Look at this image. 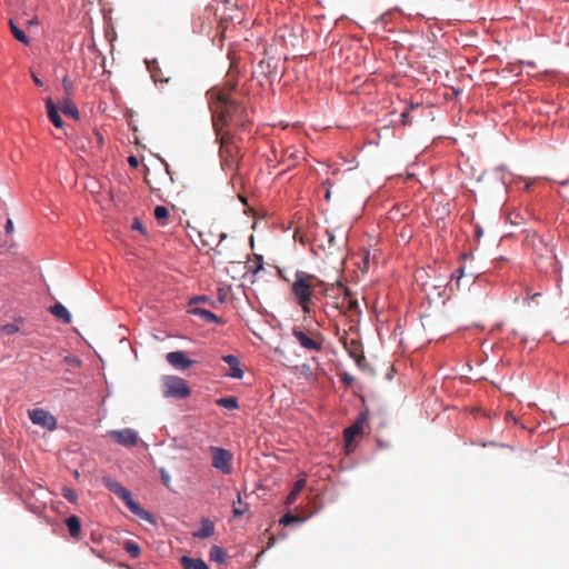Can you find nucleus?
I'll return each instance as SVG.
<instances>
[{"label": "nucleus", "instance_id": "f257e3e1", "mask_svg": "<svg viewBox=\"0 0 569 569\" xmlns=\"http://www.w3.org/2000/svg\"><path fill=\"white\" fill-rule=\"evenodd\" d=\"M210 99L212 127L216 133H223L222 128L230 123L242 130L247 129L250 123L247 108L231 97L230 92L212 91L210 92Z\"/></svg>", "mask_w": 569, "mask_h": 569}, {"label": "nucleus", "instance_id": "f03ea898", "mask_svg": "<svg viewBox=\"0 0 569 569\" xmlns=\"http://www.w3.org/2000/svg\"><path fill=\"white\" fill-rule=\"evenodd\" d=\"M321 284L322 281L316 276L302 270L296 271L295 280L291 283V293L305 313H310L312 292L317 286Z\"/></svg>", "mask_w": 569, "mask_h": 569}, {"label": "nucleus", "instance_id": "7ed1b4c3", "mask_svg": "<svg viewBox=\"0 0 569 569\" xmlns=\"http://www.w3.org/2000/svg\"><path fill=\"white\" fill-rule=\"evenodd\" d=\"M217 141L219 142V156L221 160V167L223 170H230L236 172L241 161L240 147L234 140V137L229 132L216 133Z\"/></svg>", "mask_w": 569, "mask_h": 569}, {"label": "nucleus", "instance_id": "20e7f679", "mask_svg": "<svg viewBox=\"0 0 569 569\" xmlns=\"http://www.w3.org/2000/svg\"><path fill=\"white\" fill-rule=\"evenodd\" d=\"M531 246L536 266L546 273L556 272L558 266L553 249L539 237L532 238Z\"/></svg>", "mask_w": 569, "mask_h": 569}, {"label": "nucleus", "instance_id": "39448f33", "mask_svg": "<svg viewBox=\"0 0 569 569\" xmlns=\"http://www.w3.org/2000/svg\"><path fill=\"white\" fill-rule=\"evenodd\" d=\"M106 487L117 495L128 507V509L136 516H138L140 519L146 520L148 522H153V516L141 508L137 501L132 499L131 492L126 489L122 485H120L118 481L112 480L110 478L104 479Z\"/></svg>", "mask_w": 569, "mask_h": 569}, {"label": "nucleus", "instance_id": "423d86ee", "mask_svg": "<svg viewBox=\"0 0 569 569\" xmlns=\"http://www.w3.org/2000/svg\"><path fill=\"white\" fill-rule=\"evenodd\" d=\"M191 390L187 381L177 376H164L162 378V395L166 398L186 399Z\"/></svg>", "mask_w": 569, "mask_h": 569}, {"label": "nucleus", "instance_id": "0eeeda50", "mask_svg": "<svg viewBox=\"0 0 569 569\" xmlns=\"http://www.w3.org/2000/svg\"><path fill=\"white\" fill-rule=\"evenodd\" d=\"M292 336L297 339L299 345L310 351H321L323 348V336L319 331H311L307 335L299 328L292 330Z\"/></svg>", "mask_w": 569, "mask_h": 569}, {"label": "nucleus", "instance_id": "6e6552de", "mask_svg": "<svg viewBox=\"0 0 569 569\" xmlns=\"http://www.w3.org/2000/svg\"><path fill=\"white\" fill-rule=\"evenodd\" d=\"M212 466L223 475L232 472L233 456L227 449L220 447H210Z\"/></svg>", "mask_w": 569, "mask_h": 569}, {"label": "nucleus", "instance_id": "1a4fd4ad", "mask_svg": "<svg viewBox=\"0 0 569 569\" xmlns=\"http://www.w3.org/2000/svg\"><path fill=\"white\" fill-rule=\"evenodd\" d=\"M29 418L32 423L41 426L48 430H53L57 427V419L50 412L41 408L30 410Z\"/></svg>", "mask_w": 569, "mask_h": 569}, {"label": "nucleus", "instance_id": "9d476101", "mask_svg": "<svg viewBox=\"0 0 569 569\" xmlns=\"http://www.w3.org/2000/svg\"><path fill=\"white\" fill-rule=\"evenodd\" d=\"M108 435L118 445L123 447H133L138 443L139 440L138 433L130 428H126L122 430H111L109 431Z\"/></svg>", "mask_w": 569, "mask_h": 569}, {"label": "nucleus", "instance_id": "9b49d317", "mask_svg": "<svg viewBox=\"0 0 569 569\" xmlns=\"http://www.w3.org/2000/svg\"><path fill=\"white\" fill-rule=\"evenodd\" d=\"M167 361L176 369L184 370L191 367L194 361L187 358L183 351H172L167 353Z\"/></svg>", "mask_w": 569, "mask_h": 569}, {"label": "nucleus", "instance_id": "f8f14e48", "mask_svg": "<svg viewBox=\"0 0 569 569\" xmlns=\"http://www.w3.org/2000/svg\"><path fill=\"white\" fill-rule=\"evenodd\" d=\"M367 420L366 413H360L357 420L348 428L345 429L343 436L346 445L349 446L353 441L355 437L360 435L363 429V425Z\"/></svg>", "mask_w": 569, "mask_h": 569}, {"label": "nucleus", "instance_id": "ddd939ff", "mask_svg": "<svg viewBox=\"0 0 569 569\" xmlns=\"http://www.w3.org/2000/svg\"><path fill=\"white\" fill-rule=\"evenodd\" d=\"M338 289L342 291L343 293V302L342 307L345 308V311H358L359 310V303L358 300L355 299L349 290V288L345 287L342 283L338 282L336 286L332 287V289Z\"/></svg>", "mask_w": 569, "mask_h": 569}, {"label": "nucleus", "instance_id": "4468645a", "mask_svg": "<svg viewBox=\"0 0 569 569\" xmlns=\"http://www.w3.org/2000/svg\"><path fill=\"white\" fill-rule=\"evenodd\" d=\"M222 360L229 365L230 371L228 376L234 379H241L243 377V371L240 368L239 359L233 355H227L222 357Z\"/></svg>", "mask_w": 569, "mask_h": 569}, {"label": "nucleus", "instance_id": "2eb2a0df", "mask_svg": "<svg viewBox=\"0 0 569 569\" xmlns=\"http://www.w3.org/2000/svg\"><path fill=\"white\" fill-rule=\"evenodd\" d=\"M345 346L349 356L356 361L357 366L362 367L366 359L359 342L356 340H351L350 345L346 342Z\"/></svg>", "mask_w": 569, "mask_h": 569}, {"label": "nucleus", "instance_id": "dca6fc26", "mask_svg": "<svg viewBox=\"0 0 569 569\" xmlns=\"http://www.w3.org/2000/svg\"><path fill=\"white\" fill-rule=\"evenodd\" d=\"M51 315H53L57 319L62 321L63 323L71 322V315L68 309L60 302L54 303L49 308Z\"/></svg>", "mask_w": 569, "mask_h": 569}, {"label": "nucleus", "instance_id": "f3484780", "mask_svg": "<svg viewBox=\"0 0 569 569\" xmlns=\"http://www.w3.org/2000/svg\"><path fill=\"white\" fill-rule=\"evenodd\" d=\"M46 107H47V112H48V117H49L50 121L53 123L54 127L61 128L63 126V121H62V119L58 112V109L51 98H48L46 100Z\"/></svg>", "mask_w": 569, "mask_h": 569}, {"label": "nucleus", "instance_id": "a211bd4d", "mask_svg": "<svg viewBox=\"0 0 569 569\" xmlns=\"http://www.w3.org/2000/svg\"><path fill=\"white\" fill-rule=\"evenodd\" d=\"M180 561L183 569H209L207 563L200 558L183 556Z\"/></svg>", "mask_w": 569, "mask_h": 569}, {"label": "nucleus", "instance_id": "6ab92c4d", "mask_svg": "<svg viewBox=\"0 0 569 569\" xmlns=\"http://www.w3.org/2000/svg\"><path fill=\"white\" fill-rule=\"evenodd\" d=\"M214 533V525L209 519H203L201 521V528L193 533V537L204 539L209 538Z\"/></svg>", "mask_w": 569, "mask_h": 569}, {"label": "nucleus", "instance_id": "aec40b11", "mask_svg": "<svg viewBox=\"0 0 569 569\" xmlns=\"http://www.w3.org/2000/svg\"><path fill=\"white\" fill-rule=\"evenodd\" d=\"M66 525L68 527L69 533L72 538H80L81 533V522L77 516H70L66 519Z\"/></svg>", "mask_w": 569, "mask_h": 569}, {"label": "nucleus", "instance_id": "412c9836", "mask_svg": "<svg viewBox=\"0 0 569 569\" xmlns=\"http://www.w3.org/2000/svg\"><path fill=\"white\" fill-rule=\"evenodd\" d=\"M192 313L199 316L201 319H203L207 322H216V323L221 322V320L218 316H216L213 312H211L207 309L194 308V309H192Z\"/></svg>", "mask_w": 569, "mask_h": 569}, {"label": "nucleus", "instance_id": "4be33fe9", "mask_svg": "<svg viewBox=\"0 0 569 569\" xmlns=\"http://www.w3.org/2000/svg\"><path fill=\"white\" fill-rule=\"evenodd\" d=\"M216 403L219 407H222V408H226V409H229V410H233V409L238 408V399L236 397L219 398L216 401Z\"/></svg>", "mask_w": 569, "mask_h": 569}, {"label": "nucleus", "instance_id": "5701e85b", "mask_svg": "<svg viewBox=\"0 0 569 569\" xmlns=\"http://www.w3.org/2000/svg\"><path fill=\"white\" fill-rule=\"evenodd\" d=\"M209 558H210L211 561H216V562L222 563V562H224L226 552H224V550L222 548H220L218 546H213L210 549Z\"/></svg>", "mask_w": 569, "mask_h": 569}, {"label": "nucleus", "instance_id": "b1692460", "mask_svg": "<svg viewBox=\"0 0 569 569\" xmlns=\"http://www.w3.org/2000/svg\"><path fill=\"white\" fill-rule=\"evenodd\" d=\"M9 24H10V29H11V32L14 36V38L18 41H20L21 43L28 44L29 38L24 34V32L21 29H19L12 20H10Z\"/></svg>", "mask_w": 569, "mask_h": 569}, {"label": "nucleus", "instance_id": "393cba45", "mask_svg": "<svg viewBox=\"0 0 569 569\" xmlns=\"http://www.w3.org/2000/svg\"><path fill=\"white\" fill-rule=\"evenodd\" d=\"M248 271H251L252 273H258L260 270L263 269V261L261 256H257L253 260L249 261L247 263Z\"/></svg>", "mask_w": 569, "mask_h": 569}, {"label": "nucleus", "instance_id": "a878e982", "mask_svg": "<svg viewBox=\"0 0 569 569\" xmlns=\"http://www.w3.org/2000/svg\"><path fill=\"white\" fill-rule=\"evenodd\" d=\"M124 550L130 555L131 558H138L140 556L141 549L138 543L134 541H126Z\"/></svg>", "mask_w": 569, "mask_h": 569}, {"label": "nucleus", "instance_id": "bb28decb", "mask_svg": "<svg viewBox=\"0 0 569 569\" xmlns=\"http://www.w3.org/2000/svg\"><path fill=\"white\" fill-rule=\"evenodd\" d=\"M169 216V211L163 206H157L154 209V218L163 226L166 224V219Z\"/></svg>", "mask_w": 569, "mask_h": 569}, {"label": "nucleus", "instance_id": "cd10ccee", "mask_svg": "<svg viewBox=\"0 0 569 569\" xmlns=\"http://www.w3.org/2000/svg\"><path fill=\"white\" fill-rule=\"evenodd\" d=\"M62 112L67 116H71L73 118H78V109L77 107L67 99L62 106Z\"/></svg>", "mask_w": 569, "mask_h": 569}, {"label": "nucleus", "instance_id": "c85d7f7f", "mask_svg": "<svg viewBox=\"0 0 569 569\" xmlns=\"http://www.w3.org/2000/svg\"><path fill=\"white\" fill-rule=\"evenodd\" d=\"M326 234L328 237V249L330 254H335L336 251L339 250V246L337 243L336 237L330 230H326Z\"/></svg>", "mask_w": 569, "mask_h": 569}, {"label": "nucleus", "instance_id": "c756f323", "mask_svg": "<svg viewBox=\"0 0 569 569\" xmlns=\"http://www.w3.org/2000/svg\"><path fill=\"white\" fill-rule=\"evenodd\" d=\"M62 88L67 97H70L73 91V82L68 76H64L62 79Z\"/></svg>", "mask_w": 569, "mask_h": 569}, {"label": "nucleus", "instance_id": "7c9ffc66", "mask_svg": "<svg viewBox=\"0 0 569 569\" xmlns=\"http://www.w3.org/2000/svg\"><path fill=\"white\" fill-rule=\"evenodd\" d=\"M237 500H238L239 506L234 505L232 512H233L234 517H241L244 515V512L247 511L248 508H247V506H244L243 508L241 507L242 501H241L240 493H238Z\"/></svg>", "mask_w": 569, "mask_h": 569}, {"label": "nucleus", "instance_id": "2f4dec72", "mask_svg": "<svg viewBox=\"0 0 569 569\" xmlns=\"http://www.w3.org/2000/svg\"><path fill=\"white\" fill-rule=\"evenodd\" d=\"M301 519L298 516H295L292 513H286L281 519L280 523L283 526H288L292 522H300Z\"/></svg>", "mask_w": 569, "mask_h": 569}, {"label": "nucleus", "instance_id": "473e14b6", "mask_svg": "<svg viewBox=\"0 0 569 569\" xmlns=\"http://www.w3.org/2000/svg\"><path fill=\"white\" fill-rule=\"evenodd\" d=\"M19 331V328L18 326L13 325V323H7V325H3L0 327V332L4 333V335H13L16 332Z\"/></svg>", "mask_w": 569, "mask_h": 569}, {"label": "nucleus", "instance_id": "72a5a7b5", "mask_svg": "<svg viewBox=\"0 0 569 569\" xmlns=\"http://www.w3.org/2000/svg\"><path fill=\"white\" fill-rule=\"evenodd\" d=\"M62 496H63V498H66L70 502H76L77 501V493L74 492V490H72L69 487H64L62 489Z\"/></svg>", "mask_w": 569, "mask_h": 569}, {"label": "nucleus", "instance_id": "f704fd0d", "mask_svg": "<svg viewBox=\"0 0 569 569\" xmlns=\"http://www.w3.org/2000/svg\"><path fill=\"white\" fill-rule=\"evenodd\" d=\"M306 483H307L306 477H302L295 482L293 488L291 490H293L295 492L300 495L302 489L306 487Z\"/></svg>", "mask_w": 569, "mask_h": 569}, {"label": "nucleus", "instance_id": "c9c22d12", "mask_svg": "<svg viewBox=\"0 0 569 569\" xmlns=\"http://www.w3.org/2000/svg\"><path fill=\"white\" fill-rule=\"evenodd\" d=\"M299 493L295 492L293 490H291L286 499V505L287 506H291L292 503H295V501L297 500Z\"/></svg>", "mask_w": 569, "mask_h": 569}, {"label": "nucleus", "instance_id": "e433bc0d", "mask_svg": "<svg viewBox=\"0 0 569 569\" xmlns=\"http://www.w3.org/2000/svg\"><path fill=\"white\" fill-rule=\"evenodd\" d=\"M132 229L133 230H138L140 231L141 233H146V229L142 224V222L139 220V219H134L133 222H132Z\"/></svg>", "mask_w": 569, "mask_h": 569}, {"label": "nucleus", "instance_id": "4c0bfd02", "mask_svg": "<svg viewBox=\"0 0 569 569\" xmlns=\"http://www.w3.org/2000/svg\"><path fill=\"white\" fill-rule=\"evenodd\" d=\"M400 118H401V122H402L403 126L410 123V116H409V111L408 110L403 111L401 113Z\"/></svg>", "mask_w": 569, "mask_h": 569}, {"label": "nucleus", "instance_id": "58836bf2", "mask_svg": "<svg viewBox=\"0 0 569 569\" xmlns=\"http://www.w3.org/2000/svg\"><path fill=\"white\" fill-rule=\"evenodd\" d=\"M341 381L347 385V386H350L353 381V378L349 375V373H343L341 376Z\"/></svg>", "mask_w": 569, "mask_h": 569}, {"label": "nucleus", "instance_id": "ea45409f", "mask_svg": "<svg viewBox=\"0 0 569 569\" xmlns=\"http://www.w3.org/2000/svg\"><path fill=\"white\" fill-rule=\"evenodd\" d=\"M161 479H162L163 483L167 487H169V485H170V476L164 470L161 471Z\"/></svg>", "mask_w": 569, "mask_h": 569}, {"label": "nucleus", "instance_id": "a19ab883", "mask_svg": "<svg viewBox=\"0 0 569 569\" xmlns=\"http://www.w3.org/2000/svg\"><path fill=\"white\" fill-rule=\"evenodd\" d=\"M128 162L131 167L137 168L139 164V161L136 157L131 156L128 158Z\"/></svg>", "mask_w": 569, "mask_h": 569}, {"label": "nucleus", "instance_id": "79ce46f5", "mask_svg": "<svg viewBox=\"0 0 569 569\" xmlns=\"http://www.w3.org/2000/svg\"><path fill=\"white\" fill-rule=\"evenodd\" d=\"M12 231H13V222L11 219H8L7 223H6V232L11 233Z\"/></svg>", "mask_w": 569, "mask_h": 569}, {"label": "nucleus", "instance_id": "37998d69", "mask_svg": "<svg viewBox=\"0 0 569 569\" xmlns=\"http://www.w3.org/2000/svg\"><path fill=\"white\" fill-rule=\"evenodd\" d=\"M66 361L71 363V365H74V366H79L80 365V360L77 359V358H66Z\"/></svg>", "mask_w": 569, "mask_h": 569}, {"label": "nucleus", "instance_id": "c03bdc74", "mask_svg": "<svg viewBox=\"0 0 569 569\" xmlns=\"http://www.w3.org/2000/svg\"><path fill=\"white\" fill-rule=\"evenodd\" d=\"M32 79H33V82L38 86V87H42L43 86V82L36 76L32 73Z\"/></svg>", "mask_w": 569, "mask_h": 569}, {"label": "nucleus", "instance_id": "a18cd8bd", "mask_svg": "<svg viewBox=\"0 0 569 569\" xmlns=\"http://www.w3.org/2000/svg\"><path fill=\"white\" fill-rule=\"evenodd\" d=\"M96 136H97L98 142L102 143L103 138H102L101 133L97 132Z\"/></svg>", "mask_w": 569, "mask_h": 569}, {"label": "nucleus", "instance_id": "49530a36", "mask_svg": "<svg viewBox=\"0 0 569 569\" xmlns=\"http://www.w3.org/2000/svg\"><path fill=\"white\" fill-rule=\"evenodd\" d=\"M219 238H220V241H219V243H220L222 240H224L227 238V234L224 232H221L219 234Z\"/></svg>", "mask_w": 569, "mask_h": 569}, {"label": "nucleus", "instance_id": "de8ad7c7", "mask_svg": "<svg viewBox=\"0 0 569 569\" xmlns=\"http://www.w3.org/2000/svg\"><path fill=\"white\" fill-rule=\"evenodd\" d=\"M330 196H331V193H330V190L328 189L327 192H326V200H329Z\"/></svg>", "mask_w": 569, "mask_h": 569}, {"label": "nucleus", "instance_id": "09e8293b", "mask_svg": "<svg viewBox=\"0 0 569 569\" xmlns=\"http://www.w3.org/2000/svg\"><path fill=\"white\" fill-rule=\"evenodd\" d=\"M507 418L515 420V417H513V415L511 412H507Z\"/></svg>", "mask_w": 569, "mask_h": 569}, {"label": "nucleus", "instance_id": "8fccbe9b", "mask_svg": "<svg viewBox=\"0 0 569 569\" xmlns=\"http://www.w3.org/2000/svg\"><path fill=\"white\" fill-rule=\"evenodd\" d=\"M28 23H29V24H36V23H37V21L32 19V20H30Z\"/></svg>", "mask_w": 569, "mask_h": 569}]
</instances>
